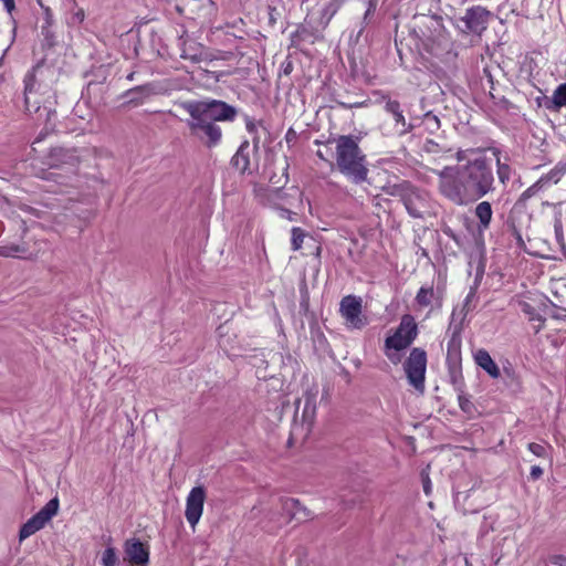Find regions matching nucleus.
<instances>
[{"label": "nucleus", "instance_id": "nucleus-1", "mask_svg": "<svg viewBox=\"0 0 566 566\" xmlns=\"http://www.w3.org/2000/svg\"><path fill=\"white\" fill-rule=\"evenodd\" d=\"M458 187L449 190L450 201L458 206L469 205L494 189L492 167L485 157L469 160L457 169Z\"/></svg>", "mask_w": 566, "mask_h": 566}, {"label": "nucleus", "instance_id": "nucleus-2", "mask_svg": "<svg viewBox=\"0 0 566 566\" xmlns=\"http://www.w3.org/2000/svg\"><path fill=\"white\" fill-rule=\"evenodd\" d=\"M336 143V165L340 174L356 185L367 180L368 168L366 155L359 148V137L339 135L329 138L326 144Z\"/></svg>", "mask_w": 566, "mask_h": 566}, {"label": "nucleus", "instance_id": "nucleus-3", "mask_svg": "<svg viewBox=\"0 0 566 566\" xmlns=\"http://www.w3.org/2000/svg\"><path fill=\"white\" fill-rule=\"evenodd\" d=\"M381 190L389 196L398 197L403 203L408 214L415 219H423L430 208L429 193L411 181L400 180L398 182L388 181L381 187Z\"/></svg>", "mask_w": 566, "mask_h": 566}, {"label": "nucleus", "instance_id": "nucleus-4", "mask_svg": "<svg viewBox=\"0 0 566 566\" xmlns=\"http://www.w3.org/2000/svg\"><path fill=\"white\" fill-rule=\"evenodd\" d=\"M176 105L189 114V118L185 120L186 126L190 135L200 140L205 147L212 149L221 143L222 129L217 123L206 118L181 102H176Z\"/></svg>", "mask_w": 566, "mask_h": 566}, {"label": "nucleus", "instance_id": "nucleus-5", "mask_svg": "<svg viewBox=\"0 0 566 566\" xmlns=\"http://www.w3.org/2000/svg\"><path fill=\"white\" fill-rule=\"evenodd\" d=\"M180 102L214 123H233L239 115L235 106L222 99L205 97Z\"/></svg>", "mask_w": 566, "mask_h": 566}, {"label": "nucleus", "instance_id": "nucleus-6", "mask_svg": "<svg viewBox=\"0 0 566 566\" xmlns=\"http://www.w3.org/2000/svg\"><path fill=\"white\" fill-rule=\"evenodd\" d=\"M407 380L416 390L423 391L427 370V353L423 348L413 347L403 363Z\"/></svg>", "mask_w": 566, "mask_h": 566}, {"label": "nucleus", "instance_id": "nucleus-7", "mask_svg": "<svg viewBox=\"0 0 566 566\" xmlns=\"http://www.w3.org/2000/svg\"><path fill=\"white\" fill-rule=\"evenodd\" d=\"M418 336V325L410 314L402 315L400 323L391 336L386 337L385 347L401 352L408 348Z\"/></svg>", "mask_w": 566, "mask_h": 566}, {"label": "nucleus", "instance_id": "nucleus-8", "mask_svg": "<svg viewBox=\"0 0 566 566\" xmlns=\"http://www.w3.org/2000/svg\"><path fill=\"white\" fill-rule=\"evenodd\" d=\"M491 12L481 6L467 9L465 14L454 19V25L462 33L480 35L486 30Z\"/></svg>", "mask_w": 566, "mask_h": 566}, {"label": "nucleus", "instance_id": "nucleus-9", "mask_svg": "<svg viewBox=\"0 0 566 566\" xmlns=\"http://www.w3.org/2000/svg\"><path fill=\"white\" fill-rule=\"evenodd\" d=\"M363 300L353 294L346 295L339 303V313L345 324L352 329H363L368 325V317L363 314Z\"/></svg>", "mask_w": 566, "mask_h": 566}, {"label": "nucleus", "instance_id": "nucleus-10", "mask_svg": "<svg viewBox=\"0 0 566 566\" xmlns=\"http://www.w3.org/2000/svg\"><path fill=\"white\" fill-rule=\"evenodd\" d=\"M59 507V499L56 496L51 499L38 513L22 524L19 531V541L22 542L42 530L45 524L57 514Z\"/></svg>", "mask_w": 566, "mask_h": 566}, {"label": "nucleus", "instance_id": "nucleus-11", "mask_svg": "<svg viewBox=\"0 0 566 566\" xmlns=\"http://www.w3.org/2000/svg\"><path fill=\"white\" fill-rule=\"evenodd\" d=\"M124 560L132 566H147L149 564V546L139 538H127L123 545Z\"/></svg>", "mask_w": 566, "mask_h": 566}, {"label": "nucleus", "instance_id": "nucleus-12", "mask_svg": "<svg viewBox=\"0 0 566 566\" xmlns=\"http://www.w3.org/2000/svg\"><path fill=\"white\" fill-rule=\"evenodd\" d=\"M205 500L206 489L202 485L192 488L187 496L185 516L192 527L198 524L202 515Z\"/></svg>", "mask_w": 566, "mask_h": 566}, {"label": "nucleus", "instance_id": "nucleus-13", "mask_svg": "<svg viewBox=\"0 0 566 566\" xmlns=\"http://www.w3.org/2000/svg\"><path fill=\"white\" fill-rule=\"evenodd\" d=\"M106 76L103 75L97 80H92L82 91L81 101L90 107H97L104 103Z\"/></svg>", "mask_w": 566, "mask_h": 566}, {"label": "nucleus", "instance_id": "nucleus-14", "mask_svg": "<svg viewBox=\"0 0 566 566\" xmlns=\"http://www.w3.org/2000/svg\"><path fill=\"white\" fill-rule=\"evenodd\" d=\"M157 93L155 83H146L125 91L120 97L124 99V106L135 107L144 104L150 96Z\"/></svg>", "mask_w": 566, "mask_h": 566}, {"label": "nucleus", "instance_id": "nucleus-15", "mask_svg": "<svg viewBox=\"0 0 566 566\" xmlns=\"http://www.w3.org/2000/svg\"><path fill=\"white\" fill-rule=\"evenodd\" d=\"M281 510L283 514L289 516V521H297L298 523L306 522L311 518V511L304 506L300 500L294 497H281Z\"/></svg>", "mask_w": 566, "mask_h": 566}, {"label": "nucleus", "instance_id": "nucleus-16", "mask_svg": "<svg viewBox=\"0 0 566 566\" xmlns=\"http://www.w3.org/2000/svg\"><path fill=\"white\" fill-rule=\"evenodd\" d=\"M77 163L78 157L75 149L53 147L46 156V164L52 168H60L64 165L75 166Z\"/></svg>", "mask_w": 566, "mask_h": 566}, {"label": "nucleus", "instance_id": "nucleus-17", "mask_svg": "<svg viewBox=\"0 0 566 566\" xmlns=\"http://www.w3.org/2000/svg\"><path fill=\"white\" fill-rule=\"evenodd\" d=\"M461 331V325H455L453 327L452 335L447 345V367L462 366Z\"/></svg>", "mask_w": 566, "mask_h": 566}, {"label": "nucleus", "instance_id": "nucleus-18", "mask_svg": "<svg viewBox=\"0 0 566 566\" xmlns=\"http://www.w3.org/2000/svg\"><path fill=\"white\" fill-rule=\"evenodd\" d=\"M230 165L233 169L238 170L241 175H251V159H250V142L244 139L238 147L235 154L230 159Z\"/></svg>", "mask_w": 566, "mask_h": 566}, {"label": "nucleus", "instance_id": "nucleus-19", "mask_svg": "<svg viewBox=\"0 0 566 566\" xmlns=\"http://www.w3.org/2000/svg\"><path fill=\"white\" fill-rule=\"evenodd\" d=\"M384 109L392 116L394 122L397 126H401L400 134L403 135L410 133L413 129V125L407 123L400 102L397 99H391L390 97L386 96H384Z\"/></svg>", "mask_w": 566, "mask_h": 566}, {"label": "nucleus", "instance_id": "nucleus-20", "mask_svg": "<svg viewBox=\"0 0 566 566\" xmlns=\"http://www.w3.org/2000/svg\"><path fill=\"white\" fill-rule=\"evenodd\" d=\"M474 216L479 220L478 222V234L482 239L485 230L490 228L493 210L489 201H482L476 205L474 209Z\"/></svg>", "mask_w": 566, "mask_h": 566}, {"label": "nucleus", "instance_id": "nucleus-21", "mask_svg": "<svg viewBox=\"0 0 566 566\" xmlns=\"http://www.w3.org/2000/svg\"><path fill=\"white\" fill-rule=\"evenodd\" d=\"M459 168H460V166H457V167L447 166L441 171L438 172L439 190H440L441 195H443L449 200H450L449 190L452 187H458L457 169H459Z\"/></svg>", "mask_w": 566, "mask_h": 566}, {"label": "nucleus", "instance_id": "nucleus-22", "mask_svg": "<svg viewBox=\"0 0 566 566\" xmlns=\"http://www.w3.org/2000/svg\"><path fill=\"white\" fill-rule=\"evenodd\" d=\"M475 364L482 368L491 378L496 379L501 376V371L496 363L485 349H479L474 354Z\"/></svg>", "mask_w": 566, "mask_h": 566}, {"label": "nucleus", "instance_id": "nucleus-23", "mask_svg": "<svg viewBox=\"0 0 566 566\" xmlns=\"http://www.w3.org/2000/svg\"><path fill=\"white\" fill-rule=\"evenodd\" d=\"M566 106V83L559 84L551 97H544V107L551 112H559Z\"/></svg>", "mask_w": 566, "mask_h": 566}, {"label": "nucleus", "instance_id": "nucleus-24", "mask_svg": "<svg viewBox=\"0 0 566 566\" xmlns=\"http://www.w3.org/2000/svg\"><path fill=\"white\" fill-rule=\"evenodd\" d=\"M316 395L317 391L306 390L303 395V410L302 420L304 422H312L316 413Z\"/></svg>", "mask_w": 566, "mask_h": 566}, {"label": "nucleus", "instance_id": "nucleus-25", "mask_svg": "<svg viewBox=\"0 0 566 566\" xmlns=\"http://www.w3.org/2000/svg\"><path fill=\"white\" fill-rule=\"evenodd\" d=\"M289 168H290L289 158L285 156V166L282 169V174L277 175L274 172L270 176V179H269L270 184L273 186V189H272L273 193H283V189L285 188V186L287 185V182L290 180Z\"/></svg>", "mask_w": 566, "mask_h": 566}, {"label": "nucleus", "instance_id": "nucleus-26", "mask_svg": "<svg viewBox=\"0 0 566 566\" xmlns=\"http://www.w3.org/2000/svg\"><path fill=\"white\" fill-rule=\"evenodd\" d=\"M245 122V129L249 134L252 135V149L254 155H258L260 151V135L258 133V126H263V120H259L258 123L254 120V118L245 115L244 116Z\"/></svg>", "mask_w": 566, "mask_h": 566}, {"label": "nucleus", "instance_id": "nucleus-27", "mask_svg": "<svg viewBox=\"0 0 566 566\" xmlns=\"http://www.w3.org/2000/svg\"><path fill=\"white\" fill-rule=\"evenodd\" d=\"M520 305L522 312L528 316L530 321L539 322L538 326L536 327V332H539L544 325L545 317L542 316L538 308L536 307V304L533 303V298L531 302H521Z\"/></svg>", "mask_w": 566, "mask_h": 566}, {"label": "nucleus", "instance_id": "nucleus-28", "mask_svg": "<svg viewBox=\"0 0 566 566\" xmlns=\"http://www.w3.org/2000/svg\"><path fill=\"white\" fill-rule=\"evenodd\" d=\"M345 0H331L321 12V23L327 25L332 18L337 13V11L342 8Z\"/></svg>", "mask_w": 566, "mask_h": 566}, {"label": "nucleus", "instance_id": "nucleus-29", "mask_svg": "<svg viewBox=\"0 0 566 566\" xmlns=\"http://www.w3.org/2000/svg\"><path fill=\"white\" fill-rule=\"evenodd\" d=\"M448 376L451 385L457 392H462L465 388L464 378L462 375V366L448 367Z\"/></svg>", "mask_w": 566, "mask_h": 566}, {"label": "nucleus", "instance_id": "nucleus-30", "mask_svg": "<svg viewBox=\"0 0 566 566\" xmlns=\"http://www.w3.org/2000/svg\"><path fill=\"white\" fill-rule=\"evenodd\" d=\"M459 407L468 418L472 419L476 416L478 409L475 405L470 400V397L465 395L464 389L462 392H458Z\"/></svg>", "mask_w": 566, "mask_h": 566}, {"label": "nucleus", "instance_id": "nucleus-31", "mask_svg": "<svg viewBox=\"0 0 566 566\" xmlns=\"http://www.w3.org/2000/svg\"><path fill=\"white\" fill-rule=\"evenodd\" d=\"M23 83H24L23 94H24L25 108L28 112H31L29 94L32 93L34 83H35L34 69L25 74Z\"/></svg>", "mask_w": 566, "mask_h": 566}, {"label": "nucleus", "instance_id": "nucleus-32", "mask_svg": "<svg viewBox=\"0 0 566 566\" xmlns=\"http://www.w3.org/2000/svg\"><path fill=\"white\" fill-rule=\"evenodd\" d=\"M422 125L427 132L434 134L440 129V119L432 112H427L423 115Z\"/></svg>", "mask_w": 566, "mask_h": 566}, {"label": "nucleus", "instance_id": "nucleus-33", "mask_svg": "<svg viewBox=\"0 0 566 566\" xmlns=\"http://www.w3.org/2000/svg\"><path fill=\"white\" fill-rule=\"evenodd\" d=\"M41 34L43 36L42 40V49L49 50L55 46L56 44V36L55 33L52 30V27L50 25H42L41 27Z\"/></svg>", "mask_w": 566, "mask_h": 566}, {"label": "nucleus", "instance_id": "nucleus-34", "mask_svg": "<svg viewBox=\"0 0 566 566\" xmlns=\"http://www.w3.org/2000/svg\"><path fill=\"white\" fill-rule=\"evenodd\" d=\"M533 303L536 304L542 316L548 315L553 308H556L557 305L554 304L548 297L544 295H539L533 298Z\"/></svg>", "mask_w": 566, "mask_h": 566}, {"label": "nucleus", "instance_id": "nucleus-35", "mask_svg": "<svg viewBox=\"0 0 566 566\" xmlns=\"http://www.w3.org/2000/svg\"><path fill=\"white\" fill-rule=\"evenodd\" d=\"M560 206L562 205L559 203L557 207H555V211H554V231H555L556 240L558 242H563V240H564L563 222H562L563 213H562Z\"/></svg>", "mask_w": 566, "mask_h": 566}, {"label": "nucleus", "instance_id": "nucleus-36", "mask_svg": "<svg viewBox=\"0 0 566 566\" xmlns=\"http://www.w3.org/2000/svg\"><path fill=\"white\" fill-rule=\"evenodd\" d=\"M433 297V289L432 287H420L416 295V302L420 306H429L431 304V300Z\"/></svg>", "mask_w": 566, "mask_h": 566}, {"label": "nucleus", "instance_id": "nucleus-37", "mask_svg": "<svg viewBox=\"0 0 566 566\" xmlns=\"http://www.w3.org/2000/svg\"><path fill=\"white\" fill-rule=\"evenodd\" d=\"M27 251V248L19 244H7V245H0V256L3 258H12L17 256L19 253H24Z\"/></svg>", "mask_w": 566, "mask_h": 566}, {"label": "nucleus", "instance_id": "nucleus-38", "mask_svg": "<svg viewBox=\"0 0 566 566\" xmlns=\"http://www.w3.org/2000/svg\"><path fill=\"white\" fill-rule=\"evenodd\" d=\"M305 238V232L298 227H294L291 230V247L293 251H298L302 248Z\"/></svg>", "mask_w": 566, "mask_h": 566}, {"label": "nucleus", "instance_id": "nucleus-39", "mask_svg": "<svg viewBox=\"0 0 566 566\" xmlns=\"http://www.w3.org/2000/svg\"><path fill=\"white\" fill-rule=\"evenodd\" d=\"M496 174L500 182L506 185V182L511 178L512 168L510 167V165L501 163L499 157L496 158Z\"/></svg>", "mask_w": 566, "mask_h": 566}, {"label": "nucleus", "instance_id": "nucleus-40", "mask_svg": "<svg viewBox=\"0 0 566 566\" xmlns=\"http://www.w3.org/2000/svg\"><path fill=\"white\" fill-rule=\"evenodd\" d=\"M102 564L104 566H116L118 564V557L115 547L108 546L105 548L102 555Z\"/></svg>", "mask_w": 566, "mask_h": 566}, {"label": "nucleus", "instance_id": "nucleus-41", "mask_svg": "<svg viewBox=\"0 0 566 566\" xmlns=\"http://www.w3.org/2000/svg\"><path fill=\"white\" fill-rule=\"evenodd\" d=\"M506 227L511 231L512 237L515 239L517 248L524 249L525 242L522 238V233H521L520 229L515 224V221L513 219L509 218L506 221Z\"/></svg>", "mask_w": 566, "mask_h": 566}, {"label": "nucleus", "instance_id": "nucleus-42", "mask_svg": "<svg viewBox=\"0 0 566 566\" xmlns=\"http://www.w3.org/2000/svg\"><path fill=\"white\" fill-rule=\"evenodd\" d=\"M310 35V31L302 24L291 34V45L298 46V44Z\"/></svg>", "mask_w": 566, "mask_h": 566}, {"label": "nucleus", "instance_id": "nucleus-43", "mask_svg": "<svg viewBox=\"0 0 566 566\" xmlns=\"http://www.w3.org/2000/svg\"><path fill=\"white\" fill-rule=\"evenodd\" d=\"M469 496H470L469 492H455L454 493V504L457 507H459L461 504H463L462 510L464 513H476L479 511L478 509H471V507L464 506V502L469 499Z\"/></svg>", "mask_w": 566, "mask_h": 566}, {"label": "nucleus", "instance_id": "nucleus-44", "mask_svg": "<svg viewBox=\"0 0 566 566\" xmlns=\"http://www.w3.org/2000/svg\"><path fill=\"white\" fill-rule=\"evenodd\" d=\"M440 229L447 237L452 239L459 248L463 247V239L458 233H455L450 226H448L446 222H441Z\"/></svg>", "mask_w": 566, "mask_h": 566}, {"label": "nucleus", "instance_id": "nucleus-45", "mask_svg": "<svg viewBox=\"0 0 566 566\" xmlns=\"http://www.w3.org/2000/svg\"><path fill=\"white\" fill-rule=\"evenodd\" d=\"M562 176L555 170V168L551 169L549 172L543 175L538 180L543 187H546L549 184H557L560 180Z\"/></svg>", "mask_w": 566, "mask_h": 566}, {"label": "nucleus", "instance_id": "nucleus-46", "mask_svg": "<svg viewBox=\"0 0 566 566\" xmlns=\"http://www.w3.org/2000/svg\"><path fill=\"white\" fill-rule=\"evenodd\" d=\"M543 185L539 184V180H537L535 184H533L531 187H528L522 195L521 200H527L534 195H536L538 191L543 189Z\"/></svg>", "mask_w": 566, "mask_h": 566}, {"label": "nucleus", "instance_id": "nucleus-47", "mask_svg": "<svg viewBox=\"0 0 566 566\" xmlns=\"http://www.w3.org/2000/svg\"><path fill=\"white\" fill-rule=\"evenodd\" d=\"M335 103L339 107H342L344 109L360 108V107H364V106L368 105V101L367 99L366 101H361V102H349V103L335 99Z\"/></svg>", "mask_w": 566, "mask_h": 566}, {"label": "nucleus", "instance_id": "nucleus-48", "mask_svg": "<svg viewBox=\"0 0 566 566\" xmlns=\"http://www.w3.org/2000/svg\"><path fill=\"white\" fill-rule=\"evenodd\" d=\"M528 450L538 458L546 457V448L539 443L531 442L528 443Z\"/></svg>", "mask_w": 566, "mask_h": 566}, {"label": "nucleus", "instance_id": "nucleus-49", "mask_svg": "<svg viewBox=\"0 0 566 566\" xmlns=\"http://www.w3.org/2000/svg\"><path fill=\"white\" fill-rule=\"evenodd\" d=\"M423 150L429 154H437L442 150L441 146L432 139H427L423 144Z\"/></svg>", "mask_w": 566, "mask_h": 566}, {"label": "nucleus", "instance_id": "nucleus-50", "mask_svg": "<svg viewBox=\"0 0 566 566\" xmlns=\"http://www.w3.org/2000/svg\"><path fill=\"white\" fill-rule=\"evenodd\" d=\"M38 3L41 6V8L43 9V13H44V23L42 25H50L52 27L53 25V13H52V10L49 8V7H45L41 0H36Z\"/></svg>", "mask_w": 566, "mask_h": 566}, {"label": "nucleus", "instance_id": "nucleus-51", "mask_svg": "<svg viewBox=\"0 0 566 566\" xmlns=\"http://www.w3.org/2000/svg\"><path fill=\"white\" fill-rule=\"evenodd\" d=\"M421 481L423 486V492L429 495L431 493V481L429 478V473L427 470H422L421 473Z\"/></svg>", "mask_w": 566, "mask_h": 566}, {"label": "nucleus", "instance_id": "nucleus-52", "mask_svg": "<svg viewBox=\"0 0 566 566\" xmlns=\"http://www.w3.org/2000/svg\"><path fill=\"white\" fill-rule=\"evenodd\" d=\"M285 142L287 143L289 147L292 146V144H294L297 138H298V134L296 133V130L293 128V127H290L285 134Z\"/></svg>", "mask_w": 566, "mask_h": 566}, {"label": "nucleus", "instance_id": "nucleus-53", "mask_svg": "<svg viewBox=\"0 0 566 566\" xmlns=\"http://www.w3.org/2000/svg\"><path fill=\"white\" fill-rule=\"evenodd\" d=\"M564 312L566 313V307L557 305V307L553 308L548 315L555 319H565L566 314H564Z\"/></svg>", "mask_w": 566, "mask_h": 566}, {"label": "nucleus", "instance_id": "nucleus-54", "mask_svg": "<svg viewBox=\"0 0 566 566\" xmlns=\"http://www.w3.org/2000/svg\"><path fill=\"white\" fill-rule=\"evenodd\" d=\"M476 291H478L476 286L470 287V291H469V293L464 300V304H463V307L467 308V311H470V304L475 298Z\"/></svg>", "mask_w": 566, "mask_h": 566}, {"label": "nucleus", "instance_id": "nucleus-55", "mask_svg": "<svg viewBox=\"0 0 566 566\" xmlns=\"http://www.w3.org/2000/svg\"><path fill=\"white\" fill-rule=\"evenodd\" d=\"M277 209L280 210L281 217L286 218L290 221L296 220V216H297L296 212H294L287 208H284V207H279Z\"/></svg>", "mask_w": 566, "mask_h": 566}, {"label": "nucleus", "instance_id": "nucleus-56", "mask_svg": "<svg viewBox=\"0 0 566 566\" xmlns=\"http://www.w3.org/2000/svg\"><path fill=\"white\" fill-rule=\"evenodd\" d=\"M392 349H387L385 346H384V352H385V355L387 356V358L394 364V365H397L398 363H400L401 360V356L398 354V353H392L391 352Z\"/></svg>", "mask_w": 566, "mask_h": 566}, {"label": "nucleus", "instance_id": "nucleus-57", "mask_svg": "<svg viewBox=\"0 0 566 566\" xmlns=\"http://www.w3.org/2000/svg\"><path fill=\"white\" fill-rule=\"evenodd\" d=\"M181 57L184 59H187V60H190L191 62H200L203 60V54L200 52V53H195V55H190V53L185 49L182 54H181Z\"/></svg>", "mask_w": 566, "mask_h": 566}, {"label": "nucleus", "instance_id": "nucleus-58", "mask_svg": "<svg viewBox=\"0 0 566 566\" xmlns=\"http://www.w3.org/2000/svg\"><path fill=\"white\" fill-rule=\"evenodd\" d=\"M544 470L539 465H533L530 472V479L536 481L542 478Z\"/></svg>", "mask_w": 566, "mask_h": 566}, {"label": "nucleus", "instance_id": "nucleus-59", "mask_svg": "<svg viewBox=\"0 0 566 566\" xmlns=\"http://www.w3.org/2000/svg\"><path fill=\"white\" fill-rule=\"evenodd\" d=\"M490 97L494 101V103L499 104V103H505V104H509V101L502 96V97H499L495 95V92L493 91H490Z\"/></svg>", "mask_w": 566, "mask_h": 566}, {"label": "nucleus", "instance_id": "nucleus-60", "mask_svg": "<svg viewBox=\"0 0 566 566\" xmlns=\"http://www.w3.org/2000/svg\"><path fill=\"white\" fill-rule=\"evenodd\" d=\"M483 273H484L483 268L476 270L474 284L472 286H476V289L479 287V284H480V282L482 280V276H483Z\"/></svg>", "mask_w": 566, "mask_h": 566}, {"label": "nucleus", "instance_id": "nucleus-61", "mask_svg": "<svg viewBox=\"0 0 566 566\" xmlns=\"http://www.w3.org/2000/svg\"><path fill=\"white\" fill-rule=\"evenodd\" d=\"M554 168L562 177L566 174V163H558Z\"/></svg>", "mask_w": 566, "mask_h": 566}, {"label": "nucleus", "instance_id": "nucleus-62", "mask_svg": "<svg viewBox=\"0 0 566 566\" xmlns=\"http://www.w3.org/2000/svg\"><path fill=\"white\" fill-rule=\"evenodd\" d=\"M484 73L488 77V82L490 83V91H495L494 80H493L491 72L488 69H484Z\"/></svg>", "mask_w": 566, "mask_h": 566}, {"label": "nucleus", "instance_id": "nucleus-63", "mask_svg": "<svg viewBox=\"0 0 566 566\" xmlns=\"http://www.w3.org/2000/svg\"><path fill=\"white\" fill-rule=\"evenodd\" d=\"M484 73L488 77V82L490 83V91H495L494 80H493L491 72L488 69H484Z\"/></svg>", "mask_w": 566, "mask_h": 566}, {"label": "nucleus", "instance_id": "nucleus-64", "mask_svg": "<svg viewBox=\"0 0 566 566\" xmlns=\"http://www.w3.org/2000/svg\"><path fill=\"white\" fill-rule=\"evenodd\" d=\"M316 339H317L318 344L322 345V346L323 345H328L327 338L325 337L323 332H317Z\"/></svg>", "mask_w": 566, "mask_h": 566}]
</instances>
